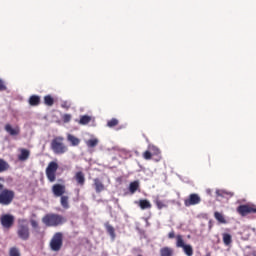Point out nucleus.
I'll list each match as a JSON object with an SVG mask.
<instances>
[{"label": "nucleus", "instance_id": "obj_22", "mask_svg": "<svg viewBox=\"0 0 256 256\" xmlns=\"http://www.w3.org/2000/svg\"><path fill=\"white\" fill-rule=\"evenodd\" d=\"M154 204L156 205L158 210H162L168 207V205L164 201L160 200L159 197L155 198Z\"/></svg>", "mask_w": 256, "mask_h": 256}, {"label": "nucleus", "instance_id": "obj_30", "mask_svg": "<svg viewBox=\"0 0 256 256\" xmlns=\"http://www.w3.org/2000/svg\"><path fill=\"white\" fill-rule=\"evenodd\" d=\"M182 249L187 256L194 255V249L191 245H185L184 247H182Z\"/></svg>", "mask_w": 256, "mask_h": 256}, {"label": "nucleus", "instance_id": "obj_38", "mask_svg": "<svg viewBox=\"0 0 256 256\" xmlns=\"http://www.w3.org/2000/svg\"><path fill=\"white\" fill-rule=\"evenodd\" d=\"M30 225L34 229H38L39 228V223L37 221H35V220H30Z\"/></svg>", "mask_w": 256, "mask_h": 256}, {"label": "nucleus", "instance_id": "obj_35", "mask_svg": "<svg viewBox=\"0 0 256 256\" xmlns=\"http://www.w3.org/2000/svg\"><path fill=\"white\" fill-rule=\"evenodd\" d=\"M72 119L71 114H63L62 116V121L63 123H69Z\"/></svg>", "mask_w": 256, "mask_h": 256}, {"label": "nucleus", "instance_id": "obj_9", "mask_svg": "<svg viewBox=\"0 0 256 256\" xmlns=\"http://www.w3.org/2000/svg\"><path fill=\"white\" fill-rule=\"evenodd\" d=\"M201 197L198 194H190L188 199L184 200V205L186 207L195 206L201 203Z\"/></svg>", "mask_w": 256, "mask_h": 256}, {"label": "nucleus", "instance_id": "obj_17", "mask_svg": "<svg viewBox=\"0 0 256 256\" xmlns=\"http://www.w3.org/2000/svg\"><path fill=\"white\" fill-rule=\"evenodd\" d=\"M60 205L65 210L69 209L70 208L69 197L68 196H61L60 197Z\"/></svg>", "mask_w": 256, "mask_h": 256}, {"label": "nucleus", "instance_id": "obj_13", "mask_svg": "<svg viewBox=\"0 0 256 256\" xmlns=\"http://www.w3.org/2000/svg\"><path fill=\"white\" fill-rule=\"evenodd\" d=\"M74 180L76 181L77 185L83 187L86 182L85 174L83 172H77L74 175Z\"/></svg>", "mask_w": 256, "mask_h": 256}, {"label": "nucleus", "instance_id": "obj_2", "mask_svg": "<svg viewBox=\"0 0 256 256\" xmlns=\"http://www.w3.org/2000/svg\"><path fill=\"white\" fill-rule=\"evenodd\" d=\"M50 148L56 155H63L68 151V147L64 144L63 136H56L51 140Z\"/></svg>", "mask_w": 256, "mask_h": 256}, {"label": "nucleus", "instance_id": "obj_40", "mask_svg": "<svg viewBox=\"0 0 256 256\" xmlns=\"http://www.w3.org/2000/svg\"><path fill=\"white\" fill-rule=\"evenodd\" d=\"M175 237H176L175 231H171V232L168 234V238H169V239H174Z\"/></svg>", "mask_w": 256, "mask_h": 256}, {"label": "nucleus", "instance_id": "obj_19", "mask_svg": "<svg viewBox=\"0 0 256 256\" xmlns=\"http://www.w3.org/2000/svg\"><path fill=\"white\" fill-rule=\"evenodd\" d=\"M105 229H106L107 233L110 235L111 239L115 240V238H116L115 228L113 226H111L109 223H106Z\"/></svg>", "mask_w": 256, "mask_h": 256}, {"label": "nucleus", "instance_id": "obj_42", "mask_svg": "<svg viewBox=\"0 0 256 256\" xmlns=\"http://www.w3.org/2000/svg\"><path fill=\"white\" fill-rule=\"evenodd\" d=\"M139 256H141V255H139Z\"/></svg>", "mask_w": 256, "mask_h": 256}, {"label": "nucleus", "instance_id": "obj_16", "mask_svg": "<svg viewBox=\"0 0 256 256\" xmlns=\"http://www.w3.org/2000/svg\"><path fill=\"white\" fill-rule=\"evenodd\" d=\"M160 256H174V249L170 247H163L160 249Z\"/></svg>", "mask_w": 256, "mask_h": 256}, {"label": "nucleus", "instance_id": "obj_23", "mask_svg": "<svg viewBox=\"0 0 256 256\" xmlns=\"http://www.w3.org/2000/svg\"><path fill=\"white\" fill-rule=\"evenodd\" d=\"M43 101H44V104L49 107H52L55 103L53 96H50V94H47V96H44Z\"/></svg>", "mask_w": 256, "mask_h": 256}, {"label": "nucleus", "instance_id": "obj_24", "mask_svg": "<svg viewBox=\"0 0 256 256\" xmlns=\"http://www.w3.org/2000/svg\"><path fill=\"white\" fill-rule=\"evenodd\" d=\"M85 144L88 148H94L98 146L99 140L98 138H91L90 140H86Z\"/></svg>", "mask_w": 256, "mask_h": 256}, {"label": "nucleus", "instance_id": "obj_18", "mask_svg": "<svg viewBox=\"0 0 256 256\" xmlns=\"http://www.w3.org/2000/svg\"><path fill=\"white\" fill-rule=\"evenodd\" d=\"M139 207L142 210H146V209H151L152 208V204L150 203V201L146 200V199H142L139 200Z\"/></svg>", "mask_w": 256, "mask_h": 256}, {"label": "nucleus", "instance_id": "obj_10", "mask_svg": "<svg viewBox=\"0 0 256 256\" xmlns=\"http://www.w3.org/2000/svg\"><path fill=\"white\" fill-rule=\"evenodd\" d=\"M66 192V187L61 184H56L52 186V193L55 197H62Z\"/></svg>", "mask_w": 256, "mask_h": 256}, {"label": "nucleus", "instance_id": "obj_29", "mask_svg": "<svg viewBox=\"0 0 256 256\" xmlns=\"http://www.w3.org/2000/svg\"><path fill=\"white\" fill-rule=\"evenodd\" d=\"M223 237V243L226 245V246H229L232 244L233 240H232V236L228 233H224L222 235Z\"/></svg>", "mask_w": 256, "mask_h": 256}, {"label": "nucleus", "instance_id": "obj_7", "mask_svg": "<svg viewBox=\"0 0 256 256\" xmlns=\"http://www.w3.org/2000/svg\"><path fill=\"white\" fill-rule=\"evenodd\" d=\"M15 224V217L11 214H3L0 217V225L5 230H10Z\"/></svg>", "mask_w": 256, "mask_h": 256}, {"label": "nucleus", "instance_id": "obj_21", "mask_svg": "<svg viewBox=\"0 0 256 256\" xmlns=\"http://www.w3.org/2000/svg\"><path fill=\"white\" fill-rule=\"evenodd\" d=\"M140 188V183L138 181L131 182L129 185V192L135 194Z\"/></svg>", "mask_w": 256, "mask_h": 256}, {"label": "nucleus", "instance_id": "obj_25", "mask_svg": "<svg viewBox=\"0 0 256 256\" xmlns=\"http://www.w3.org/2000/svg\"><path fill=\"white\" fill-rule=\"evenodd\" d=\"M10 169V165L4 159H0V173H4Z\"/></svg>", "mask_w": 256, "mask_h": 256}, {"label": "nucleus", "instance_id": "obj_8", "mask_svg": "<svg viewBox=\"0 0 256 256\" xmlns=\"http://www.w3.org/2000/svg\"><path fill=\"white\" fill-rule=\"evenodd\" d=\"M236 211L242 217H246L249 214H255L256 213V206L253 205V204L240 205L239 207H237Z\"/></svg>", "mask_w": 256, "mask_h": 256}, {"label": "nucleus", "instance_id": "obj_27", "mask_svg": "<svg viewBox=\"0 0 256 256\" xmlns=\"http://www.w3.org/2000/svg\"><path fill=\"white\" fill-rule=\"evenodd\" d=\"M175 239H176V247L177 248H183L184 246H186L184 237L182 235H177L175 237Z\"/></svg>", "mask_w": 256, "mask_h": 256}, {"label": "nucleus", "instance_id": "obj_14", "mask_svg": "<svg viewBox=\"0 0 256 256\" xmlns=\"http://www.w3.org/2000/svg\"><path fill=\"white\" fill-rule=\"evenodd\" d=\"M19 155H18V160L21 162H25L29 159L31 152L27 149H19Z\"/></svg>", "mask_w": 256, "mask_h": 256}, {"label": "nucleus", "instance_id": "obj_32", "mask_svg": "<svg viewBox=\"0 0 256 256\" xmlns=\"http://www.w3.org/2000/svg\"><path fill=\"white\" fill-rule=\"evenodd\" d=\"M148 150L151 152L152 156H159L161 154L160 149L155 146H149Z\"/></svg>", "mask_w": 256, "mask_h": 256}, {"label": "nucleus", "instance_id": "obj_28", "mask_svg": "<svg viewBox=\"0 0 256 256\" xmlns=\"http://www.w3.org/2000/svg\"><path fill=\"white\" fill-rule=\"evenodd\" d=\"M91 121H92L91 116L84 115V116H80V120L78 121V123L80 125H88Z\"/></svg>", "mask_w": 256, "mask_h": 256}, {"label": "nucleus", "instance_id": "obj_37", "mask_svg": "<svg viewBox=\"0 0 256 256\" xmlns=\"http://www.w3.org/2000/svg\"><path fill=\"white\" fill-rule=\"evenodd\" d=\"M6 90H7V86H6L5 82L0 79V92L6 91Z\"/></svg>", "mask_w": 256, "mask_h": 256}, {"label": "nucleus", "instance_id": "obj_41", "mask_svg": "<svg viewBox=\"0 0 256 256\" xmlns=\"http://www.w3.org/2000/svg\"><path fill=\"white\" fill-rule=\"evenodd\" d=\"M4 185L0 184V191L3 190Z\"/></svg>", "mask_w": 256, "mask_h": 256}, {"label": "nucleus", "instance_id": "obj_3", "mask_svg": "<svg viewBox=\"0 0 256 256\" xmlns=\"http://www.w3.org/2000/svg\"><path fill=\"white\" fill-rule=\"evenodd\" d=\"M17 236L23 241H27L30 238V229L27 220L19 219L17 226Z\"/></svg>", "mask_w": 256, "mask_h": 256}, {"label": "nucleus", "instance_id": "obj_26", "mask_svg": "<svg viewBox=\"0 0 256 256\" xmlns=\"http://www.w3.org/2000/svg\"><path fill=\"white\" fill-rule=\"evenodd\" d=\"M214 218L220 223V224H227V220L225 216L219 212L214 213Z\"/></svg>", "mask_w": 256, "mask_h": 256}, {"label": "nucleus", "instance_id": "obj_5", "mask_svg": "<svg viewBox=\"0 0 256 256\" xmlns=\"http://www.w3.org/2000/svg\"><path fill=\"white\" fill-rule=\"evenodd\" d=\"M49 247L53 252H59L63 247V233H55L50 240Z\"/></svg>", "mask_w": 256, "mask_h": 256}, {"label": "nucleus", "instance_id": "obj_20", "mask_svg": "<svg viewBox=\"0 0 256 256\" xmlns=\"http://www.w3.org/2000/svg\"><path fill=\"white\" fill-rule=\"evenodd\" d=\"M67 141L71 143V146L75 147L80 144V139L76 138V136H73V134H68Z\"/></svg>", "mask_w": 256, "mask_h": 256}, {"label": "nucleus", "instance_id": "obj_12", "mask_svg": "<svg viewBox=\"0 0 256 256\" xmlns=\"http://www.w3.org/2000/svg\"><path fill=\"white\" fill-rule=\"evenodd\" d=\"M93 187L95 189V192L98 194L106 190L105 185L99 178L93 179Z\"/></svg>", "mask_w": 256, "mask_h": 256}, {"label": "nucleus", "instance_id": "obj_4", "mask_svg": "<svg viewBox=\"0 0 256 256\" xmlns=\"http://www.w3.org/2000/svg\"><path fill=\"white\" fill-rule=\"evenodd\" d=\"M0 191V205L8 206L12 204L15 199V192L13 190H8L4 188H2V190Z\"/></svg>", "mask_w": 256, "mask_h": 256}, {"label": "nucleus", "instance_id": "obj_33", "mask_svg": "<svg viewBox=\"0 0 256 256\" xmlns=\"http://www.w3.org/2000/svg\"><path fill=\"white\" fill-rule=\"evenodd\" d=\"M216 196L224 198V197H227V196L233 197L234 194L233 193H228V192H225V191H222V190H218V191H216Z\"/></svg>", "mask_w": 256, "mask_h": 256}, {"label": "nucleus", "instance_id": "obj_36", "mask_svg": "<svg viewBox=\"0 0 256 256\" xmlns=\"http://www.w3.org/2000/svg\"><path fill=\"white\" fill-rule=\"evenodd\" d=\"M142 156L145 160H151L153 157L152 153L149 150L145 151Z\"/></svg>", "mask_w": 256, "mask_h": 256}, {"label": "nucleus", "instance_id": "obj_39", "mask_svg": "<svg viewBox=\"0 0 256 256\" xmlns=\"http://www.w3.org/2000/svg\"><path fill=\"white\" fill-rule=\"evenodd\" d=\"M61 108L69 110L71 108V104L69 102H63L61 104Z\"/></svg>", "mask_w": 256, "mask_h": 256}, {"label": "nucleus", "instance_id": "obj_11", "mask_svg": "<svg viewBox=\"0 0 256 256\" xmlns=\"http://www.w3.org/2000/svg\"><path fill=\"white\" fill-rule=\"evenodd\" d=\"M4 130H5L10 136H18V135H20V132H21L19 126H15V127L13 128L12 124H5Z\"/></svg>", "mask_w": 256, "mask_h": 256}, {"label": "nucleus", "instance_id": "obj_6", "mask_svg": "<svg viewBox=\"0 0 256 256\" xmlns=\"http://www.w3.org/2000/svg\"><path fill=\"white\" fill-rule=\"evenodd\" d=\"M59 169V165L56 162H50L45 170L46 178L49 182L56 181V174Z\"/></svg>", "mask_w": 256, "mask_h": 256}, {"label": "nucleus", "instance_id": "obj_1", "mask_svg": "<svg viewBox=\"0 0 256 256\" xmlns=\"http://www.w3.org/2000/svg\"><path fill=\"white\" fill-rule=\"evenodd\" d=\"M41 221L46 227H58L64 225L67 219L62 215L49 213L43 216Z\"/></svg>", "mask_w": 256, "mask_h": 256}, {"label": "nucleus", "instance_id": "obj_34", "mask_svg": "<svg viewBox=\"0 0 256 256\" xmlns=\"http://www.w3.org/2000/svg\"><path fill=\"white\" fill-rule=\"evenodd\" d=\"M9 256H21V254L16 247H12L9 250Z\"/></svg>", "mask_w": 256, "mask_h": 256}, {"label": "nucleus", "instance_id": "obj_31", "mask_svg": "<svg viewBox=\"0 0 256 256\" xmlns=\"http://www.w3.org/2000/svg\"><path fill=\"white\" fill-rule=\"evenodd\" d=\"M119 125V120L117 118H111L107 121V127L114 128Z\"/></svg>", "mask_w": 256, "mask_h": 256}, {"label": "nucleus", "instance_id": "obj_15", "mask_svg": "<svg viewBox=\"0 0 256 256\" xmlns=\"http://www.w3.org/2000/svg\"><path fill=\"white\" fill-rule=\"evenodd\" d=\"M28 103L32 107L39 106L41 103V98H40V96H36V95L30 96Z\"/></svg>", "mask_w": 256, "mask_h": 256}]
</instances>
